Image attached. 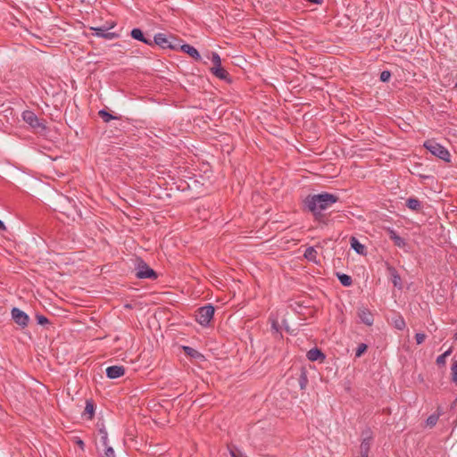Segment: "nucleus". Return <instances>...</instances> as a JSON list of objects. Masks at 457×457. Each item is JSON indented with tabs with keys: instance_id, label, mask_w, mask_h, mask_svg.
Masks as SVG:
<instances>
[{
	"instance_id": "nucleus-1",
	"label": "nucleus",
	"mask_w": 457,
	"mask_h": 457,
	"mask_svg": "<svg viewBox=\"0 0 457 457\" xmlns=\"http://www.w3.org/2000/svg\"><path fill=\"white\" fill-rule=\"evenodd\" d=\"M338 200L339 197L337 195L322 192L317 195H307L303 200V206L314 215L316 220L323 221L325 216L321 212L330 207Z\"/></svg>"
},
{
	"instance_id": "nucleus-2",
	"label": "nucleus",
	"mask_w": 457,
	"mask_h": 457,
	"mask_svg": "<svg viewBox=\"0 0 457 457\" xmlns=\"http://www.w3.org/2000/svg\"><path fill=\"white\" fill-rule=\"evenodd\" d=\"M423 145L433 155L445 162H450L451 155L449 151L445 146L438 144L435 139H428L424 142Z\"/></svg>"
},
{
	"instance_id": "nucleus-3",
	"label": "nucleus",
	"mask_w": 457,
	"mask_h": 457,
	"mask_svg": "<svg viewBox=\"0 0 457 457\" xmlns=\"http://www.w3.org/2000/svg\"><path fill=\"white\" fill-rule=\"evenodd\" d=\"M137 262L136 277L137 278H148L154 280L158 278L156 271L150 268L145 262L140 258H138Z\"/></svg>"
},
{
	"instance_id": "nucleus-4",
	"label": "nucleus",
	"mask_w": 457,
	"mask_h": 457,
	"mask_svg": "<svg viewBox=\"0 0 457 457\" xmlns=\"http://www.w3.org/2000/svg\"><path fill=\"white\" fill-rule=\"evenodd\" d=\"M22 119L37 133H42L46 129V124L31 111H24L22 112Z\"/></svg>"
},
{
	"instance_id": "nucleus-5",
	"label": "nucleus",
	"mask_w": 457,
	"mask_h": 457,
	"mask_svg": "<svg viewBox=\"0 0 457 457\" xmlns=\"http://www.w3.org/2000/svg\"><path fill=\"white\" fill-rule=\"evenodd\" d=\"M214 312V307L212 304L200 307L196 312L195 320L199 324H201L204 327H206L212 320Z\"/></svg>"
},
{
	"instance_id": "nucleus-6",
	"label": "nucleus",
	"mask_w": 457,
	"mask_h": 457,
	"mask_svg": "<svg viewBox=\"0 0 457 457\" xmlns=\"http://www.w3.org/2000/svg\"><path fill=\"white\" fill-rule=\"evenodd\" d=\"M12 319L13 321L19 325L21 328H25L29 322V315L17 307H13L12 309Z\"/></svg>"
},
{
	"instance_id": "nucleus-7",
	"label": "nucleus",
	"mask_w": 457,
	"mask_h": 457,
	"mask_svg": "<svg viewBox=\"0 0 457 457\" xmlns=\"http://www.w3.org/2000/svg\"><path fill=\"white\" fill-rule=\"evenodd\" d=\"M153 46H159L162 49L174 48V46L170 45V35L167 36L164 33H157L154 37Z\"/></svg>"
},
{
	"instance_id": "nucleus-8",
	"label": "nucleus",
	"mask_w": 457,
	"mask_h": 457,
	"mask_svg": "<svg viewBox=\"0 0 457 457\" xmlns=\"http://www.w3.org/2000/svg\"><path fill=\"white\" fill-rule=\"evenodd\" d=\"M386 271L388 275L391 277L392 283L394 287H397L398 289L403 288V282L401 276L399 275L396 269L390 265L388 262H386Z\"/></svg>"
},
{
	"instance_id": "nucleus-9",
	"label": "nucleus",
	"mask_w": 457,
	"mask_h": 457,
	"mask_svg": "<svg viewBox=\"0 0 457 457\" xmlns=\"http://www.w3.org/2000/svg\"><path fill=\"white\" fill-rule=\"evenodd\" d=\"M211 72L218 79L224 80L228 83H231L232 79L228 72L221 66H213L211 68Z\"/></svg>"
},
{
	"instance_id": "nucleus-10",
	"label": "nucleus",
	"mask_w": 457,
	"mask_h": 457,
	"mask_svg": "<svg viewBox=\"0 0 457 457\" xmlns=\"http://www.w3.org/2000/svg\"><path fill=\"white\" fill-rule=\"evenodd\" d=\"M106 376L111 379L120 378L125 374V368L123 366L113 365L106 369Z\"/></svg>"
},
{
	"instance_id": "nucleus-11",
	"label": "nucleus",
	"mask_w": 457,
	"mask_h": 457,
	"mask_svg": "<svg viewBox=\"0 0 457 457\" xmlns=\"http://www.w3.org/2000/svg\"><path fill=\"white\" fill-rule=\"evenodd\" d=\"M130 36L135 40L143 42L144 44H145L147 46H153L152 39H150L149 37H146L145 36L144 32L142 31V29H138V28H134L130 31Z\"/></svg>"
},
{
	"instance_id": "nucleus-12",
	"label": "nucleus",
	"mask_w": 457,
	"mask_h": 457,
	"mask_svg": "<svg viewBox=\"0 0 457 457\" xmlns=\"http://www.w3.org/2000/svg\"><path fill=\"white\" fill-rule=\"evenodd\" d=\"M110 28L105 27H98V28H91L92 30H95L96 37H103L105 39H113L119 37V35L115 32H108Z\"/></svg>"
},
{
	"instance_id": "nucleus-13",
	"label": "nucleus",
	"mask_w": 457,
	"mask_h": 457,
	"mask_svg": "<svg viewBox=\"0 0 457 457\" xmlns=\"http://www.w3.org/2000/svg\"><path fill=\"white\" fill-rule=\"evenodd\" d=\"M386 231L389 238L394 242L395 245L400 248H403L406 245L405 240L397 235L395 229L386 228Z\"/></svg>"
},
{
	"instance_id": "nucleus-14",
	"label": "nucleus",
	"mask_w": 457,
	"mask_h": 457,
	"mask_svg": "<svg viewBox=\"0 0 457 457\" xmlns=\"http://www.w3.org/2000/svg\"><path fill=\"white\" fill-rule=\"evenodd\" d=\"M307 358L311 361H320L323 362L326 359V355L322 353V351L317 347H314L307 352Z\"/></svg>"
},
{
	"instance_id": "nucleus-15",
	"label": "nucleus",
	"mask_w": 457,
	"mask_h": 457,
	"mask_svg": "<svg viewBox=\"0 0 457 457\" xmlns=\"http://www.w3.org/2000/svg\"><path fill=\"white\" fill-rule=\"evenodd\" d=\"M180 50L182 52L187 54L195 61H196V62L202 61L201 54H199L198 50L196 48H195L194 46H192L188 44H182V46H180Z\"/></svg>"
},
{
	"instance_id": "nucleus-16",
	"label": "nucleus",
	"mask_w": 457,
	"mask_h": 457,
	"mask_svg": "<svg viewBox=\"0 0 457 457\" xmlns=\"http://www.w3.org/2000/svg\"><path fill=\"white\" fill-rule=\"evenodd\" d=\"M358 316L361 322L364 323L365 325L371 326L373 324V315L368 309H361L359 311Z\"/></svg>"
},
{
	"instance_id": "nucleus-17",
	"label": "nucleus",
	"mask_w": 457,
	"mask_h": 457,
	"mask_svg": "<svg viewBox=\"0 0 457 457\" xmlns=\"http://www.w3.org/2000/svg\"><path fill=\"white\" fill-rule=\"evenodd\" d=\"M182 350L187 356H189L192 359H195L196 361L204 360V356L200 352L190 346L183 345Z\"/></svg>"
},
{
	"instance_id": "nucleus-18",
	"label": "nucleus",
	"mask_w": 457,
	"mask_h": 457,
	"mask_svg": "<svg viewBox=\"0 0 457 457\" xmlns=\"http://www.w3.org/2000/svg\"><path fill=\"white\" fill-rule=\"evenodd\" d=\"M351 247L359 254L365 255L366 248L355 237H350Z\"/></svg>"
},
{
	"instance_id": "nucleus-19",
	"label": "nucleus",
	"mask_w": 457,
	"mask_h": 457,
	"mask_svg": "<svg viewBox=\"0 0 457 457\" xmlns=\"http://www.w3.org/2000/svg\"><path fill=\"white\" fill-rule=\"evenodd\" d=\"M406 206L416 212H420L422 209V204L418 198L410 197L406 200Z\"/></svg>"
},
{
	"instance_id": "nucleus-20",
	"label": "nucleus",
	"mask_w": 457,
	"mask_h": 457,
	"mask_svg": "<svg viewBox=\"0 0 457 457\" xmlns=\"http://www.w3.org/2000/svg\"><path fill=\"white\" fill-rule=\"evenodd\" d=\"M318 253L316 249L313 246H309L306 248L304 252V258L307 259L309 262H312L314 263H318L319 261L317 260Z\"/></svg>"
},
{
	"instance_id": "nucleus-21",
	"label": "nucleus",
	"mask_w": 457,
	"mask_h": 457,
	"mask_svg": "<svg viewBox=\"0 0 457 457\" xmlns=\"http://www.w3.org/2000/svg\"><path fill=\"white\" fill-rule=\"evenodd\" d=\"M84 415H87V420H92L95 415V403L92 399L86 401V407L84 410Z\"/></svg>"
},
{
	"instance_id": "nucleus-22",
	"label": "nucleus",
	"mask_w": 457,
	"mask_h": 457,
	"mask_svg": "<svg viewBox=\"0 0 457 457\" xmlns=\"http://www.w3.org/2000/svg\"><path fill=\"white\" fill-rule=\"evenodd\" d=\"M298 384L301 390H305L308 384L307 371L304 368L300 370Z\"/></svg>"
},
{
	"instance_id": "nucleus-23",
	"label": "nucleus",
	"mask_w": 457,
	"mask_h": 457,
	"mask_svg": "<svg viewBox=\"0 0 457 457\" xmlns=\"http://www.w3.org/2000/svg\"><path fill=\"white\" fill-rule=\"evenodd\" d=\"M337 278L344 287H351L353 285V278L351 276L337 272Z\"/></svg>"
},
{
	"instance_id": "nucleus-24",
	"label": "nucleus",
	"mask_w": 457,
	"mask_h": 457,
	"mask_svg": "<svg viewBox=\"0 0 457 457\" xmlns=\"http://www.w3.org/2000/svg\"><path fill=\"white\" fill-rule=\"evenodd\" d=\"M452 353V348H449L444 353L437 356L436 362L438 366H445L446 362V358Z\"/></svg>"
},
{
	"instance_id": "nucleus-25",
	"label": "nucleus",
	"mask_w": 457,
	"mask_h": 457,
	"mask_svg": "<svg viewBox=\"0 0 457 457\" xmlns=\"http://www.w3.org/2000/svg\"><path fill=\"white\" fill-rule=\"evenodd\" d=\"M98 115L103 119L104 122H109L112 120L118 119L117 117L113 116L104 109L100 110L98 112Z\"/></svg>"
},
{
	"instance_id": "nucleus-26",
	"label": "nucleus",
	"mask_w": 457,
	"mask_h": 457,
	"mask_svg": "<svg viewBox=\"0 0 457 457\" xmlns=\"http://www.w3.org/2000/svg\"><path fill=\"white\" fill-rule=\"evenodd\" d=\"M98 434L101 436V438H100L101 444L103 445V446H106V445L108 443V434H107V431L104 425L102 426V428H98Z\"/></svg>"
},
{
	"instance_id": "nucleus-27",
	"label": "nucleus",
	"mask_w": 457,
	"mask_h": 457,
	"mask_svg": "<svg viewBox=\"0 0 457 457\" xmlns=\"http://www.w3.org/2000/svg\"><path fill=\"white\" fill-rule=\"evenodd\" d=\"M393 324L396 329L403 330L406 324L405 320L402 316H397L393 320Z\"/></svg>"
},
{
	"instance_id": "nucleus-28",
	"label": "nucleus",
	"mask_w": 457,
	"mask_h": 457,
	"mask_svg": "<svg viewBox=\"0 0 457 457\" xmlns=\"http://www.w3.org/2000/svg\"><path fill=\"white\" fill-rule=\"evenodd\" d=\"M371 440L370 438H365L361 444V453H369L370 450Z\"/></svg>"
},
{
	"instance_id": "nucleus-29",
	"label": "nucleus",
	"mask_w": 457,
	"mask_h": 457,
	"mask_svg": "<svg viewBox=\"0 0 457 457\" xmlns=\"http://www.w3.org/2000/svg\"><path fill=\"white\" fill-rule=\"evenodd\" d=\"M170 42L171 46H174V48H170V50H178L180 49V46H182L181 40L174 37L173 35H170Z\"/></svg>"
},
{
	"instance_id": "nucleus-30",
	"label": "nucleus",
	"mask_w": 457,
	"mask_h": 457,
	"mask_svg": "<svg viewBox=\"0 0 457 457\" xmlns=\"http://www.w3.org/2000/svg\"><path fill=\"white\" fill-rule=\"evenodd\" d=\"M367 350H368V345L366 344H364V343L360 344L356 349L355 357L360 358L366 353Z\"/></svg>"
},
{
	"instance_id": "nucleus-31",
	"label": "nucleus",
	"mask_w": 457,
	"mask_h": 457,
	"mask_svg": "<svg viewBox=\"0 0 457 457\" xmlns=\"http://www.w3.org/2000/svg\"><path fill=\"white\" fill-rule=\"evenodd\" d=\"M36 320H37V324L42 325V326L50 324L49 320L42 314H37Z\"/></svg>"
},
{
	"instance_id": "nucleus-32",
	"label": "nucleus",
	"mask_w": 457,
	"mask_h": 457,
	"mask_svg": "<svg viewBox=\"0 0 457 457\" xmlns=\"http://www.w3.org/2000/svg\"><path fill=\"white\" fill-rule=\"evenodd\" d=\"M420 167H421V165H416V166L414 167V170H413V171H411V173H412L413 175H416V176L420 177V179H429V178H430V176H428V175H425V174L421 173V171H420V170H419V169H420Z\"/></svg>"
},
{
	"instance_id": "nucleus-33",
	"label": "nucleus",
	"mask_w": 457,
	"mask_h": 457,
	"mask_svg": "<svg viewBox=\"0 0 457 457\" xmlns=\"http://www.w3.org/2000/svg\"><path fill=\"white\" fill-rule=\"evenodd\" d=\"M211 60L213 62V66H220L221 64L220 56L216 52L212 53Z\"/></svg>"
},
{
	"instance_id": "nucleus-34",
	"label": "nucleus",
	"mask_w": 457,
	"mask_h": 457,
	"mask_svg": "<svg viewBox=\"0 0 457 457\" xmlns=\"http://www.w3.org/2000/svg\"><path fill=\"white\" fill-rule=\"evenodd\" d=\"M437 420H438V415L431 414L427 419V425L429 427H434L436 424Z\"/></svg>"
},
{
	"instance_id": "nucleus-35",
	"label": "nucleus",
	"mask_w": 457,
	"mask_h": 457,
	"mask_svg": "<svg viewBox=\"0 0 457 457\" xmlns=\"http://www.w3.org/2000/svg\"><path fill=\"white\" fill-rule=\"evenodd\" d=\"M104 448V453L102 457H115L114 450L112 446H109L107 444Z\"/></svg>"
},
{
	"instance_id": "nucleus-36",
	"label": "nucleus",
	"mask_w": 457,
	"mask_h": 457,
	"mask_svg": "<svg viewBox=\"0 0 457 457\" xmlns=\"http://www.w3.org/2000/svg\"><path fill=\"white\" fill-rule=\"evenodd\" d=\"M391 78V72L389 71H383L380 73V80L382 82H388Z\"/></svg>"
},
{
	"instance_id": "nucleus-37",
	"label": "nucleus",
	"mask_w": 457,
	"mask_h": 457,
	"mask_svg": "<svg viewBox=\"0 0 457 457\" xmlns=\"http://www.w3.org/2000/svg\"><path fill=\"white\" fill-rule=\"evenodd\" d=\"M452 379L453 382L457 383V361H453L452 364Z\"/></svg>"
},
{
	"instance_id": "nucleus-38",
	"label": "nucleus",
	"mask_w": 457,
	"mask_h": 457,
	"mask_svg": "<svg viewBox=\"0 0 457 457\" xmlns=\"http://www.w3.org/2000/svg\"><path fill=\"white\" fill-rule=\"evenodd\" d=\"M415 339L418 345L422 344L426 339V335L424 333H416Z\"/></svg>"
},
{
	"instance_id": "nucleus-39",
	"label": "nucleus",
	"mask_w": 457,
	"mask_h": 457,
	"mask_svg": "<svg viewBox=\"0 0 457 457\" xmlns=\"http://www.w3.org/2000/svg\"><path fill=\"white\" fill-rule=\"evenodd\" d=\"M0 230H6V227L4 225V223L0 220Z\"/></svg>"
},
{
	"instance_id": "nucleus-40",
	"label": "nucleus",
	"mask_w": 457,
	"mask_h": 457,
	"mask_svg": "<svg viewBox=\"0 0 457 457\" xmlns=\"http://www.w3.org/2000/svg\"><path fill=\"white\" fill-rule=\"evenodd\" d=\"M308 2L312 3V4H320L321 0H308Z\"/></svg>"
},
{
	"instance_id": "nucleus-41",
	"label": "nucleus",
	"mask_w": 457,
	"mask_h": 457,
	"mask_svg": "<svg viewBox=\"0 0 457 457\" xmlns=\"http://www.w3.org/2000/svg\"><path fill=\"white\" fill-rule=\"evenodd\" d=\"M78 445L80 446V447H83L84 446V442L82 440H79L78 441Z\"/></svg>"
},
{
	"instance_id": "nucleus-42",
	"label": "nucleus",
	"mask_w": 457,
	"mask_h": 457,
	"mask_svg": "<svg viewBox=\"0 0 457 457\" xmlns=\"http://www.w3.org/2000/svg\"><path fill=\"white\" fill-rule=\"evenodd\" d=\"M272 327H273V328H277V324H276V323H273Z\"/></svg>"
},
{
	"instance_id": "nucleus-43",
	"label": "nucleus",
	"mask_w": 457,
	"mask_h": 457,
	"mask_svg": "<svg viewBox=\"0 0 457 457\" xmlns=\"http://www.w3.org/2000/svg\"><path fill=\"white\" fill-rule=\"evenodd\" d=\"M454 339L457 340V333L454 335Z\"/></svg>"
}]
</instances>
